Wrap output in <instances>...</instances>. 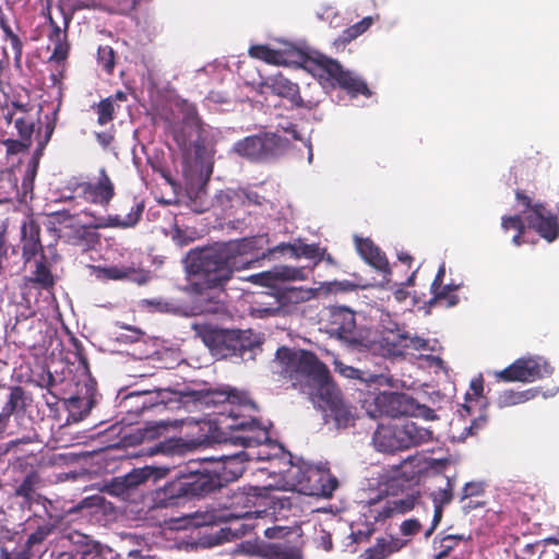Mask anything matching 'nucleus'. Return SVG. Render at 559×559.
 I'll list each match as a JSON object with an SVG mask.
<instances>
[{
	"mask_svg": "<svg viewBox=\"0 0 559 559\" xmlns=\"http://www.w3.org/2000/svg\"><path fill=\"white\" fill-rule=\"evenodd\" d=\"M374 385L361 400V407L371 418L381 416L397 417L409 416L414 413L415 400L405 393L381 391Z\"/></svg>",
	"mask_w": 559,
	"mask_h": 559,
	"instance_id": "nucleus-10",
	"label": "nucleus"
},
{
	"mask_svg": "<svg viewBox=\"0 0 559 559\" xmlns=\"http://www.w3.org/2000/svg\"><path fill=\"white\" fill-rule=\"evenodd\" d=\"M99 141L104 144V145H107L110 140H111V136L107 133H104V134H97Z\"/></svg>",
	"mask_w": 559,
	"mask_h": 559,
	"instance_id": "nucleus-63",
	"label": "nucleus"
},
{
	"mask_svg": "<svg viewBox=\"0 0 559 559\" xmlns=\"http://www.w3.org/2000/svg\"><path fill=\"white\" fill-rule=\"evenodd\" d=\"M286 148L287 139L284 140L281 135L273 133L248 136L238 141L234 146L236 153L251 159L275 156L282 154Z\"/></svg>",
	"mask_w": 559,
	"mask_h": 559,
	"instance_id": "nucleus-13",
	"label": "nucleus"
},
{
	"mask_svg": "<svg viewBox=\"0 0 559 559\" xmlns=\"http://www.w3.org/2000/svg\"><path fill=\"white\" fill-rule=\"evenodd\" d=\"M14 127L16 128L22 143H16L20 148H26L29 145V140L33 133L34 123L32 119L26 117H19L14 120Z\"/></svg>",
	"mask_w": 559,
	"mask_h": 559,
	"instance_id": "nucleus-36",
	"label": "nucleus"
},
{
	"mask_svg": "<svg viewBox=\"0 0 559 559\" xmlns=\"http://www.w3.org/2000/svg\"><path fill=\"white\" fill-rule=\"evenodd\" d=\"M273 484L262 488L250 487L248 492H240L235 496V503H243L246 511L233 513L231 516L243 520L246 528H254L259 524L252 523V520H280L287 519L290 514L295 515L290 506V497L267 496L264 491Z\"/></svg>",
	"mask_w": 559,
	"mask_h": 559,
	"instance_id": "nucleus-9",
	"label": "nucleus"
},
{
	"mask_svg": "<svg viewBox=\"0 0 559 559\" xmlns=\"http://www.w3.org/2000/svg\"><path fill=\"white\" fill-rule=\"evenodd\" d=\"M1 29L3 32V38L5 41V45L3 46L4 57L9 58L10 55H13L14 59L19 61L22 56V43L20 38L5 23H1Z\"/></svg>",
	"mask_w": 559,
	"mask_h": 559,
	"instance_id": "nucleus-34",
	"label": "nucleus"
},
{
	"mask_svg": "<svg viewBox=\"0 0 559 559\" xmlns=\"http://www.w3.org/2000/svg\"><path fill=\"white\" fill-rule=\"evenodd\" d=\"M179 489L183 488L186 497L205 495L219 486V481L211 472V467H203L202 471H191L179 475Z\"/></svg>",
	"mask_w": 559,
	"mask_h": 559,
	"instance_id": "nucleus-17",
	"label": "nucleus"
},
{
	"mask_svg": "<svg viewBox=\"0 0 559 559\" xmlns=\"http://www.w3.org/2000/svg\"><path fill=\"white\" fill-rule=\"evenodd\" d=\"M37 483L38 477L36 474L27 475L23 483L16 488V495L31 500Z\"/></svg>",
	"mask_w": 559,
	"mask_h": 559,
	"instance_id": "nucleus-41",
	"label": "nucleus"
},
{
	"mask_svg": "<svg viewBox=\"0 0 559 559\" xmlns=\"http://www.w3.org/2000/svg\"><path fill=\"white\" fill-rule=\"evenodd\" d=\"M266 86L277 96L287 98L293 105H299L301 100L297 84L282 74L270 76L266 81Z\"/></svg>",
	"mask_w": 559,
	"mask_h": 559,
	"instance_id": "nucleus-28",
	"label": "nucleus"
},
{
	"mask_svg": "<svg viewBox=\"0 0 559 559\" xmlns=\"http://www.w3.org/2000/svg\"><path fill=\"white\" fill-rule=\"evenodd\" d=\"M452 497V488L451 485L448 483L447 488H440L432 492L433 507L443 508L445 504L450 503Z\"/></svg>",
	"mask_w": 559,
	"mask_h": 559,
	"instance_id": "nucleus-44",
	"label": "nucleus"
},
{
	"mask_svg": "<svg viewBox=\"0 0 559 559\" xmlns=\"http://www.w3.org/2000/svg\"><path fill=\"white\" fill-rule=\"evenodd\" d=\"M202 133L195 108L187 106L183 123L174 129L173 136L181 152V171L189 192L199 191L213 171L214 150L204 142Z\"/></svg>",
	"mask_w": 559,
	"mask_h": 559,
	"instance_id": "nucleus-4",
	"label": "nucleus"
},
{
	"mask_svg": "<svg viewBox=\"0 0 559 559\" xmlns=\"http://www.w3.org/2000/svg\"><path fill=\"white\" fill-rule=\"evenodd\" d=\"M407 543V539L391 535L377 538L374 545L366 549L359 559H388L391 555L404 548Z\"/></svg>",
	"mask_w": 559,
	"mask_h": 559,
	"instance_id": "nucleus-24",
	"label": "nucleus"
},
{
	"mask_svg": "<svg viewBox=\"0 0 559 559\" xmlns=\"http://www.w3.org/2000/svg\"><path fill=\"white\" fill-rule=\"evenodd\" d=\"M478 487L475 484H466L464 488L465 496H473L477 492Z\"/></svg>",
	"mask_w": 559,
	"mask_h": 559,
	"instance_id": "nucleus-61",
	"label": "nucleus"
},
{
	"mask_svg": "<svg viewBox=\"0 0 559 559\" xmlns=\"http://www.w3.org/2000/svg\"><path fill=\"white\" fill-rule=\"evenodd\" d=\"M400 530L404 536H413L419 532L420 523L415 519L405 520L402 522Z\"/></svg>",
	"mask_w": 559,
	"mask_h": 559,
	"instance_id": "nucleus-48",
	"label": "nucleus"
},
{
	"mask_svg": "<svg viewBox=\"0 0 559 559\" xmlns=\"http://www.w3.org/2000/svg\"><path fill=\"white\" fill-rule=\"evenodd\" d=\"M218 429L223 435L222 441L242 447L248 461L271 462L270 467L261 471H267L271 474V471L277 469L283 459L287 457L283 447L270 440L265 427L233 409L228 415L223 414L219 417Z\"/></svg>",
	"mask_w": 559,
	"mask_h": 559,
	"instance_id": "nucleus-5",
	"label": "nucleus"
},
{
	"mask_svg": "<svg viewBox=\"0 0 559 559\" xmlns=\"http://www.w3.org/2000/svg\"><path fill=\"white\" fill-rule=\"evenodd\" d=\"M407 297H408V293L404 288L399 287L394 290V298L399 302H403Z\"/></svg>",
	"mask_w": 559,
	"mask_h": 559,
	"instance_id": "nucleus-59",
	"label": "nucleus"
},
{
	"mask_svg": "<svg viewBox=\"0 0 559 559\" xmlns=\"http://www.w3.org/2000/svg\"><path fill=\"white\" fill-rule=\"evenodd\" d=\"M180 483L181 481H180V478L178 476V477H176V479L171 480L170 483H168L165 486V488L167 490V497L169 498V501H170L171 506L176 503V500L178 498L186 497L183 488L179 489V484Z\"/></svg>",
	"mask_w": 559,
	"mask_h": 559,
	"instance_id": "nucleus-45",
	"label": "nucleus"
},
{
	"mask_svg": "<svg viewBox=\"0 0 559 559\" xmlns=\"http://www.w3.org/2000/svg\"><path fill=\"white\" fill-rule=\"evenodd\" d=\"M397 258L403 263H409L412 261V257L406 252L399 253Z\"/></svg>",
	"mask_w": 559,
	"mask_h": 559,
	"instance_id": "nucleus-62",
	"label": "nucleus"
},
{
	"mask_svg": "<svg viewBox=\"0 0 559 559\" xmlns=\"http://www.w3.org/2000/svg\"><path fill=\"white\" fill-rule=\"evenodd\" d=\"M373 23L372 16H367L362 19L360 22L354 24L355 28L358 31V33L361 35L365 33Z\"/></svg>",
	"mask_w": 559,
	"mask_h": 559,
	"instance_id": "nucleus-57",
	"label": "nucleus"
},
{
	"mask_svg": "<svg viewBox=\"0 0 559 559\" xmlns=\"http://www.w3.org/2000/svg\"><path fill=\"white\" fill-rule=\"evenodd\" d=\"M337 481L328 469L322 466L311 465L305 480L301 493L308 496L329 497L335 490Z\"/></svg>",
	"mask_w": 559,
	"mask_h": 559,
	"instance_id": "nucleus-19",
	"label": "nucleus"
},
{
	"mask_svg": "<svg viewBox=\"0 0 559 559\" xmlns=\"http://www.w3.org/2000/svg\"><path fill=\"white\" fill-rule=\"evenodd\" d=\"M288 533V528L286 526L275 525L272 527H266L264 530V535L267 538H280L285 536Z\"/></svg>",
	"mask_w": 559,
	"mask_h": 559,
	"instance_id": "nucleus-52",
	"label": "nucleus"
},
{
	"mask_svg": "<svg viewBox=\"0 0 559 559\" xmlns=\"http://www.w3.org/2000/svg\"><path fill=\"white\" fill-rule=\"evenodd\" d=\"M25 406V396L24 391L15 386L11 390L9 400L3 406L1 413H0V426L4 427L7 425V421L9 420L10 416L15 413L16 411H20L24 408Z\"/></svg>",
	"mask_w": 559,
	"mask_h": 559,
	"instance_id": "nucleus-33",
	"label": "nucleus"
},
{
	"mask_svg": "<svg viewBox=\"0 0 559 559\" xmlns=\"http://www.w3.org/2000/svg\"><path fill=\"white\" fill-rule=\"evenodd\" d=\"M483 380L480 378L474 379L471 382V390L473 391V395L475 399L471 396V393H467V404L463 405L461 416L471 415L476 405L480 404L479 397L483 393Z\"/></svg>",
	"mask_w": 559,
	"mask_h": 559,
	"instance_id": "nucleus-37",
	"label": "nucleus"
},
{
	"mask_svg": "<svg viewBox=\"0 0 559 559\" xmlns=\"http://www.w3.org/2000/svg\"><path fill=\"white\" fill-rule=\"evenodd\" d=\"M409 416L421 417L426 420H433L437 418V415L431 408L424 405H418L416 402L414 413H409Z\"/></svg>",
	"mask_w": 559,
	"mask_h": 559,
	"instance_id": "nucleus-50",
	"label": "nucleus"
},
{
	"mask_svg": "<svg viewBox=\"0 0 559 559\" xmlns=\"http://www.w3.org/2000/svg\"><path fill=\"white\" fill-rule=\"evenodd\" d=\"M245 195H246V193L242 190L237 191V190L227 189L226 191L221 192L219 199L222 201L224 199H226L227 201H229L231 203L230 206H234L235 203L241 202Z\"/></svg>",
	"mask_w": 559,
	"mask_h": 559,
	"instance_id": "nucleus-49",
	"label": "nucleus"
},
{
	"mask_svg": "<svg viewBox=\"0 0 559 559\" xmlns=\"http://www.w3.org/2000/svg\"><path fill=\"white\" fill-rule=\"evenodd\" d=\"M274 251L289 254L292 258H306L313 260L314 262L320 261L324 254V251H321L318 246L306 245L301 241H295L293 243H281L274 249Z\"/></svg>",
	"mask_w": 559,
	"mask_h": 559,
	"instance_id": "nucleus-27",
	"label": "nucleus"
},
{
	"mask_svg": "<svg viewBox=\"0 0 559 559\" xmlns=\"http://www.w3.org/2000/svg\"><path fill=\"white\" fill-rule=\"evenodd\" d=\"M29 281L40 284L41 286L52 285V275L47 267L46 258L40 253L39 258L35 260V271Z\"/></svg>",
	"mask_w": 559,
	"mask_h": 559,
	"instance_id": "nucleus-35",
	"label": "nucleus"
},
{
	"mask_svg": "<svg viewBox=\"0 0 559 559\" xmlns=\"http://www.w3.org/2000/svg\"><path fill=\"white\" fill-rule=\"evenodd\" d=\"M132 267H124V266H108L97 270V277L99 278H109V280H121L124 277H130L133 273Z\"/></svg>",
	"mask_w": 559,
	"mask_h": 559,
	"instance_id": "nucleus-38",
	"label": "nucleus"
},
{
	"mask_svg": "<svg viewBox=\"0 0 559 559\" xmlns=\"http://www.w3.org/2000/svg\"><path fill=\"white\" fill-rule=\"evenodd\" d=\"M404 443V450L427 443L433 439V432L430 428L421 427L414 421L401 424V432Z\"/></svg>",
	"mask_w": 559,
	"mask_h": 559,
	"instance_id": "nucleus-26",
	"label": "nucleus"
},
{
	"mask_svg": "<svg viewBox=\"0 0 559 559\" xmlns=\"http://www.w3.org/2000/svg\"><path fill=\"white\" fill-rule=\"evenodd\" d=\"M445 275V265L442 263L439 266L438 273L431 284L432 300L431 304L440 305L447 308L454 307L459 302V296L456 290L461 287V284H443Z\"/></svg>",
	"mask_w": 559,
	"mask_h": 559,
	"instance_id": "nucleus-20",
	"label": "nucleus"
},
{
	"mask_svg": "<svg viewBox=\"0 0 559 559\" xmlns=\"http://www.w3.org/2000/svg\"><path fill=\"white\" fill-rule=\"evenodd\" d=\"M276 364L284 377L311 397L323 412L326 423L333 421L337 428L353 423L354 416L331 382L328 369L312 353L281 347L276 353Z\"/></svg>",
	"mask_w": 559,
	"mask_h": 559,
	"instance_id": "nucleus-2",
	"label": "nucleus"
},
{
	"mask_svg": "<svg viewBox=\"0 0 559 559\" xmlns=\"http://www.w3.org/2000/svg\"><path fill=\"white\" fill-rule=\"evenodd\" d=\"M310 466L311 464L302 460L293 462L290 460V454L287 453V457L283 459L281 466L277 469L271 471V475H277L281 477L274 486L278 489L301 492L305 486L308 468H310Z\"/></svg>",
	"mask_w": 559,
	"mask_h": 559,
	"instance_id": "nucleus-16",
	"label": "nucleus"
},
{
	"mask_svg": "<svg viewBox=\"0 0 559 559\" xmlns=\"http://www.w3.org/2000/svg\"><path fill=\"white\" fill-rule=\"evenodd\" d=\"M306 277L305 269L287 265L275 266L270 271L249 276L248 281L255 285L278 288L273 305L263 306L262 304H255L251 307V314L255 318H266L280 313H289L297 305L313 299L318 292L316 288L302 286L281 287L282 283L304 281Z\"/></svg>",
	"mask_w": 559,
	"mask_h": 559,
	"instance_id": "nucleus-6",
	"label": "nucleus"
},
{
	"mask_svg": "<svg viewBox=\"0 0 559 559\" xmlns=\"http://www.w3.org/2000/svg\"><path fill=\"white\" fill-rule=\"evenodd\" d=\"M198 334L212 355L218 359L233 356L243 357L247 350L252 349L251 342L240 331L204 325L198 329Z\"/></svg>",
	"mask_w": 559,
	"mask_h": 559,
	"instance_id": "nucleus-11",
	"label": "nucleus"
},
{
	"mask_svg": "<svg viewBox=\"0 0 559 559\" xmlns=\"http://www.w3.org/2000/svg\"><path fill=\"white\" fill-rule=\"evenodd\" d=\"M486 423V418L483 415H479L476 419H474L469 426L464 428V433L460 436H454L453 439H457L459 441H463L467 436L474 435L477 430L481 429Z\"/></svg>",
	"mask_w": 559,
	"mask_h": 559,
	"instance_id": "nucleus-46",
	"label": "nucleus"
},
{
	"mask_svg": "<svg viewBox=\"0 0 559 559\" xmlns=\"http://www.w3.org/2000/svg\"><path fill=\"white\" fill-rule=\"evenodd\" d=\"M334 367H335V370L343 377L349 378V379H359V380L368 383L369 388H371L372 385H378V386L386 385V386L394 388V389L400 388L399 380H394L391 377L383 376V374H379V376L367 374L366 372H362L354 367L344 365L340 360L334 361Z\"/></svg>",
	"mask_w": 559,
	"mask_h": 559,
	"instance_id": "nucleus-23",
	"label": "nucleus"
},
{
	"mask_svg": "<svg viewBox=\"0 0 559 559\" xmlns=\"http://www.w3.org/2000/svg\"><path fill=\"white\" fill-rule=\"evenodd\" d=\"M356 250L359 255L373 269L388 275L389 262L385 254L369 238L354 237Z\"/></svg>",
	"mask_w": 559,
	"mask_h": 559,
	"instance_id": "nucleus-22",
	"label": "nucleus"
},
{
	"mask_svg": "<svg viewBox=\"0 0 559 559\" xmlns=\"http://www.w3.org/2000/svg\"><path fill=\"white\" fill-rule=\"evenodd\" d=\"M418 498L417 491H411L400 496L392 495L377 500L372 499L369 501V510L366 516L378 522L394 515L404 514L415 508Z\"/></svg>",
	"mask_w": 559,
	"mask_h": 559,
	"instance_id": "nucleus-14",
	"label": "nucleus"
},
{
	"mask_svg": "<svg viewBox=\"0 0 559 559\" xmlns=\"http://www.w3.org/2000/svg\"><path fill=\"white\" fill-rule=\"evenodd\" d=\"M98 62L108 72H110L114 69L115 57L111 47L102 46L98 48Z\"/></svg>",
	"mask_w": 559,
	"mask_h": 559,
	"instance_id": "nucleus-42",
	"label": "nucleus"
},
{
	"mask_svg": "<svg viewBox=\"0 0 559 559\" xmlns=\"http://www.w3.org/2000/svg\"><path fill=\"white\" fill-rule=\"evenodd\" d=\"M265 243V238L258 236L191 250L187 254L185 265L189 289L199 295L198 309L201 312L219 310L218 305H212L214 296L205 294V290L221 287L235 272L251 267Z\"/></svg>",
	"mask_w": 559,
	"mask_h": 559,
	"instance_id": "nucleus-1",
	"label": "nucleus"
},
{
	"mask_svg": "<svg viewBox=\"0 0 559 559\" xmlns=\"http://www.w3.org/2000/svg\"><path fill=\"white\" fill-rule=\"evenodd\" d=\"M36 171H37V162H33L32 165H29L27 171H26V175H25V178H24V182L23 185L26 187V186H31L35 176H36Z\"/></svg>",
	"mask_w": 559,
	"mask_h": 559,
	"instance_id": "nucleus-56",
	"label": "nucleus"
},
{
	"mask_svg": "<svg viewBox=\"0 0 559 559\" xmlns=\"http://www.w3.org/2000/svg\"><path fill=\"white\" fill-rule=\"evenodd\" d=\"M171 239L180 247L187 246L197 237V231L193 228L182 229L175 225L170 233Z\"/></svg>",
	"mask_w": 559,
	"mask_h": 559,
	"instance_id": "nucleus-40",
	"label": "nucleus"
},
{
	"mask_svg": "<svg viewBox=\"0 0 559 559\" xmlns=\"http://www.w3.org/2000/svg\"><path fill=\"white\" fill-rule=\"evenodd\" d=\"M115 111V107L112 102L108 98L105 100H102L99 105L97 106V114H98V123L99 124H106L112 119V114Z\"/></svg>",
	"mask_w": 559,
	"mask_h": 559,
	"instance_id": "nucleus-43",
	"label": "nucleus"
},
{
	"mask_svg": "<svg viewBox=\"0 0 559 559\" xmlns=\"http://www.w3.org/2000/svg\"><path fill=\"white\" fill-rule=\"evenodd\" d=\"M246 459L245 451L231 455H223L218 459H213L211 472L215 476L216 480L219 481V486L223 483L231 481L237 479L245 471Z\"/></svg>",
	"mask_w": 559,
	"mask_h": 559,
	"instance_id": "nucleus-18",
	"label": "nucleus"
},
{
	"mask_svg": "<svg viewBox=\"0 0 559 559\" xmlns=\"http://www.w3.org/2000/svg\"><path fill=\"white\" fill-rule=\"evenodd\" d=\"M41 245L38 227L33 223H24L22 226V253L25 263L39 258Z\"/></svg>",
	"mask_w": 559,
	"mask_h": 559,
	"instance_id": "nucleus-25",
	"label": "nucleus"
},
{
	"mask_svg": "<svg viewBox=\"0 0 559 559\" xmlns=\"http://www.w3.org/2000/svg\"><path fill=\"white\" fill-rule=\"evenodd\" d=\"M520 214L503 216L501 227L504 231L513 230L515 235L512 242L520 246L522 235L526 228L534 229L542 238L552 242L559 236L558 217L552 214L545 205L532 204L527 197L516 194Z\"/></svg>",
	"mask_w": 559,
	"mask_h": 559,
	"instance_id": "nucleus-8",
	"label": "nucleus"
},
{
	"mask_svg": "<svg viewBox=\"0 0 559 559\" xmlns=\"http://www.w3.org/2000/svg\"><path fill=\"white\" fill-rule=\"evenodd\" d=\"M558 391H559V388H554V389H551V390H549V391H547V392H544V393H543V396H544V397L554 396V395H556V394H557V392H558Z\"/></svg>",
	"mask_w": 559,
	"mask_h": 559,
	"instance_id": "nucleus-64",
	"label": "nucleus"
},
{
	"mask_svg": "<svg viewBox=\"0 0 559 559\" xmlns=\"http://www.w3.org/2000/svg\"><path fill=\"white\" fill-rule=\"evenodd\" d=\"M278 47L270 45H254L249 49L252 58L274 66H300L311 72L319 80L337 83L352 96H370L371 92L366 82L356 73L344 70L335 60L319 52L309 55L301 47L293 43L278 40Z\"/></svg>",
	"mask_w": 559,
	"mask_h": 559,
	"instance_id": "nucleus-3",
	"label": "nucleus"
},
{
	"mask_svg": "<svg viewBox=\"0 0 559 559\" xmlns=\"http://www.w3.org/2000/svg\"><path fill=\"white\" fill-rule=\"evenodd\" d=\"M16 191V180L10 173H2L0 176V202L10 200Z\"/></svg>",
	"mask_w": 559,
	"mask_h": 559,
	"instance_id": "nucleus-39",
	"label": "nucleus"
},
{
	"mask_svg": "<svg viewBox=\"0 0 559 559\" xmlns=\"http://www.w3.org/2000/svg\"><path fill=\"white\" fill-rule=\"evenodd\" d=\"M167 472V468L145 466L143 468L133 469L126 477V483L128 486H138L148 480L156 483L157 480L164 478Z\"/></svg>",
	"mask_w": 559,
	"mask_h": 559,
	"instance_id": "nucleus-32",
	"label": "nucleus"
},
{
	"mask_svg": "<svg viewBox=\"0 0 559 559\" xmlns=\"http://www.w3.org/2000/svg\"><path fill=\"white\" fill-rule=\"evenodd\" d=\"M359 35L360 34L358 33V31L353 25V26L348 27L346 31H344L343 40L344 41H350V40L357 38Z\"/></svg>",
	"mask_w": 559,
	"mask_h": 559,
	"instance_id": "nucleus-58",
	"label": "nucleus"
},
{
	"mask_svg": "<svg viewBox=\"0 0 559 559\" xmlns=\"http://www.w3.org/2000/svg\"><path fill=\"white\" fill-rule=\"evenodd\" d=\"M52 32L49 34V40L52 47L50 61L60 64L64 62L69 56V44L67 41V32L51 22Z\"/></svg>",
	"mask_w": 559,
	"mask_h": 559,
	"instance_id": "nucleus-29",
	"label": "nucleus"
},
{
	"mask_svg": "<svg viewBox=\"0 0 559 559\" xmlns=\"http://www.w3.org/2000/svg\"><path fill=\"white\" fill-rule=\"evenodd\" d=\"M540 390L531 388L523 391L506 390L497 397V405L500 408L515 406L535 399L539 395Z\"/></svg>",
	"mask_w": 559,
	"mask_h": 559,
	"instance_id": "nucleus-31",
	"label": "nucleus"
},
{
	"mask_svg": "<svg viewBox=\"0 0 559 559\" xmlns=\"http://www.w3.org/2000/svg\"><path fill=\"white\" fill-rule=\"evenodd\" d=\"M329 332L337 338L364 346L367 335L356 329L355 313L345 307L329 309Z\"/></svg>",
	"mask_w": 559,
	"mask_h": 559,
	"instance_id": "nucleus-15",
	"label": "nucleus"
},
{
	"mask_svg": "<svg viewBox=\"0 0 559 559\" xmlns=\"http://www.w3.org/2000/svg\"><path fill=\"white\" fill-rule=\"evenodd\" d=\"M442 509H443V508L435 507V514H433L432 525H431V527L426 532V537L430 536V535H431V533L435 531V528H436V527L438 526V524L440 523L441 518H442Z\"/></svg>",
	"mask_w": 559,
	"mask_h": 559,
	"instance_id": "nucleus-55",
	"label": "nucleus"
},
{
	"mask_svg": "<svg viewBox=\"0 0 559 559\" xmlns=\"http://www.w3.org/2000/svg\"><path fill=\"white\" fill-rule=\"evenodd\" d=\"M321 545H322L323 549L326 551L332 549V540H331V536L329 534L324 533L321 536Z\"/></svg>",
	"mask_w": 559,
	"mask_h": 559,
	"instance_id": "nucleus-60",
	"label": "nucleus"
},
{
	"mask_svg": "<svg viewBox=\"0 0 559 559\" xmlns=\"http://www.w3.org/2000/svg\"><path fill=\"white\" fill-rule=\"evenodd\" d=\"M151 500H152L153 507H156V508H164V507L171 506L169 498L167 497V490L165 487L159 488V489L155 490L154 492H152Z\"/></svg>",
	"mask_w": 559,
	"mask_h": 559,
	"instance_id": "nucleus-47",
	"label": "nucleus"
},
{
	"mask_svg": "<svg viewBox=\"0 0 559 559\" xmlns=\"http://www.w3.org/2000/svg\"><path fill=\"white\" fill-rule=\"evenodd\" d=\"M112 195V185L109 178L104 174L97 183H90L84 189L85 199L94 203L105 204Z\"/></svg>",
	"mask_w": 559,
	"mask_h": 559,
	"instance_id": "nucleus-30",
	"label": "nucleus"
},
{
	"mask_svg": "<svg viewBox=\"0 0 559 559\" xmlns=\"http://www.w3.org/2000/svg\"><path fill=\"white\" fill-rule=\"evenodd\" d=\"M138 218H139V214L129 215L126 219H120L117 217V218H115L114 225L120 226V227H131L138 222Z\"/></svg>",
	"mask_w": 559,
	"mask_h": 559,
	"instance_id": "nucleus-54",
	"label": "nucleus"
},
{
	"mask_svg": "<svg viewBox=\"0 0 559 559\" xmlns=\"http://www.w3.org/2000/svg\"><path fill=\"white\" fill-rule=\"evenodd\" d=\"M401 424L380 425L372 438L374 448L380 452L404 450Z\"/></svg>",
	"mask_w": 559,
	"mask_h": 559,
	"instance_id": "nucleus-21",
	"label": "nucleus"
},
{
	"mask_svg": "<svg viewBox=\"0 0 559 559\" xmlns=\"http://www.w3.org/2000/svg\"><path fill=\"white\" fill-rule=\"evenodd\" d=\"M436 342L412 334L404 325L389 314L380 320L379 330L373 336L367 335L364 347L378 352L383 357L396 358L414 352L435 350Z\"/></svg>",
	"mask_w": 559,
	"mask_h": 559,
	"instance_id": "nucleus-7",
	"label": "nucleus"
},
{
	"mask_svg": "<svg viewBox=\"0 0 559 559\" xmlns=\"http://www.w3.org/2000/svg\"><path fill=\"white\" fill-rule=\"evenodd\" d=\"M554 367L543 356H526L516 359L506 369L496 372V377L507 382L531 383L550 377Z\"/></svg>",
	"mask_w": 559,
	"mask_h": 559,
	"instance_id": "nucleus-12",
	"label": "nucleus"
},
{
	"mask_svg": "<svg viewBox=\"0 0 559 559\" xmlns=\"http://www.w3.org/2000/svg\"><path fill=\"white\" fill-rule=\"evenodd\" d=\"M285 132L289 133L292 135L293 139L295 140H298V141H301L305 143V145L308 147V162L311 163L312 160V147H311V144L309 142V139H306L304 138L297 130L294 126H290V127H287V128H284Z\"/></svg>",
	"mask_w": 559,
	"mask_h": 559,
	"instance_id": "nucleus-51",
	"label": "nucleus"
},
{
	"mask_svg": "<svg viewBox=\"0 0 559 559\" xmlns=\"http://www.w3.org/2000/svg\"><path fill=\"white\" fill-rule=\"evenodd\" d=\"M238 400V396L235 393H226V392H218L212 394V401L214 403H224L227 402L228 404H234Z\"/></svg>",
	"mask_w": 559,
	"mask_h": 559,
	"instance_id": "nucleus-53",
	"label": "nucleus"
}]
</instances>
